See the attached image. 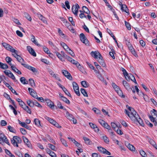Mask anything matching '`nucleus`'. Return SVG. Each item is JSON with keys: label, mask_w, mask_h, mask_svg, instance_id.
<instances>
[{"label": "nucleus", "mask_w": 157, "mask_h": 157, "mask_svg": "<svg viewBox=\"0 0 157 157\" xmlns=\"http://www.w3.org/2000/svg\"><path fill=\"white\" fill-rule=\"evenodd\" d=\"M125 111L127 115L131 118V120L135 122H136V121L139 116L137 113L135 115L130 114L129 112L128 111L127 109H125Z\"/></svg>", "instance_id": "nucleus-1"}, {"label": "nucleus", "mask_w": 157, "mask_h": 157, "mask_svg": "<svg viewBox=\"0 0 157 157\" xmlns=\"http://www.w3.org/2000/svg\"><path fill=\"white\" fill-rule=\"evenodd\" d=\"M79 37L81 41L86 45L89 46V42L85 35L83 33L80 34Z\"/></svg>", "instance_id": "nucleus-2"}, {"label": "nucleus", "mask_w": 157, "mask_h": 157, "mask_svg": "<svg viewBox=\"0 0 157 157\" xmlns=\"http://www.w3.org/2000/svg\"><path fill=\"white\" fill-rule=\"evenodd\" d=\"M2 45L5 48L10 51L12 52H16V50L14 49L12 46L6 43H2Z\"/></svg>", "instance_id": "nucleus-3"}, {"label": "nucleus", "mask_w": 157, "mask_h": 157, "mask_svg": "<svg viewBox=\"0 0 157 157\" xmlns=\"http://www.w3.org/2000/svg\"><path fill=\"white\" fill-rule=\"evenodd\" d=\"M91 55L95 59L102 58V56L97 51H92L91 53Z\"/></svg>", "instance_id": "nucleus-4"}, {"label": "nucleus", "mask_w": 157, "mask_h": 157, "mask_svg": "<svg viewBox=\"0 0 157 157\" xmlns=\"http://www.w3.org/2000/svg\"><path fill=\"white\" fill-rule=\"evenodd\" d=\"M13 53H14V54H12V55L14 56L19 62L21 63H23L22 62H24V60L20 56L18 55V51L16 50V52H13Z\"/></svg>", "instance_id": "nucleus-5"}, {"label": "nucleus", "mask_w": 157, "mask_h": 157, "mask_svg": "<svg viewBox=\"0 0 157 157\" xmlns=\"http://www.w3.org/2000/svg\"><path fill=\"white\" fill-rule=\"evenodd\" d=\"M79 6L78 4H77L75 6L73 5L72 7V11L73 13L75 15H77L78 12V9Z\"/></svg>", "instance_id": "nucleus-6"}, {"label": "nucleus", "mask_w": 157, "mask_h": 157, "mask_svg": "<svg viewBox=\"0 0 157 157\" xmlns=\"http://www.w3.org/2000/svg\"><path fill=\"white\" fill-rule=\"evenodd\" d=\"M62 72L64 76L68 79L71 80H72V78L70 74L68 71L65 70H63Z\"/></svg>", "instance_id": "nucleus-7"}, {"label": "nucleus", "mask_w": 157, "mask_h": 157, "mask_svg": "<svg viewBox=\"0 0 157 157\" xmlns=\"http://www.w3.org/2000/svg\"><path fill=\"white\" fill-rule=\"evenodd\" d=\"M45 101L46 102L47 105L52 109H54V105L53 103L49 99H45Z\"/></svg>", "instance_id": "nucleus-8"}, {"label": "nucleus", "mask_w": 157, "mask_h": 157, "mask_svg": "<svg viewBox=\"0 0 157 157\" xmlns=\"http://www.w3.org/2000/svg\"><path fill=\"white\" fill-rule=\"evenodd\" d=\"M122 83L125 88L129 91H131L132 88L130 86L128 83L126 81H123Z\"/></svg>", "instance_id": "nucleus-9"}, {"label": "nucleus", "mask_w": 157, "mask_h": 157, "mask_svg": "<svg viewBox=\"0 0 157 157\" xmlns=\"http://www.w3.org/2000/svg\"><path fill=\"white\" fill-rule=\"evenodd\" d=\"M27 49L31 55L34 56H36V54L34 50L30 46H27Z\"/></svg>", "instance_id": "nucleus-10"}, {"label": "nucleus", "mask_w": 157, "mask_h": 157, "mask_svg": "<svg viewBox=\"0 0 157 157\" xmlns=\"http://www.w3.org/2000/svg\"><path fill=\"white\" fill-rule=\"evenodd\" d=\"M121 70L123 72V73L125 76L126 79L127 81H129V78L128 76H129L128 74V73L127 72L126 70L124 69L123 68H121Z\"/></svg>", "instance_id": "nucleus-11"}, {"label": "nucleus", "mask_w": 157, "mask_h": 157, "mask_svg": "<svg viewBox=\"0 0 157 157\" xmlns=\"http://www.w3.org/2000/svg\"><path fill=\"white\" fill-rule=\"evenodd\" d=\"M148 116L151 121L154 123V125L156 126V125H157V119H156V118L151 116V115L149 114L148 115Z\"/></svg>", "instance_id": "nucleus-12"}, {"label": "nucleus", "mask_w": 157, "mask_h": 157, "mask_svg": "<svg viewBox=\"0 0 157 157\" xmlns=\"http://www.w3.org/2000/svg\"><path fill=\"white\" fill-rule=\"evenodd\" d=\"M23 139L24 143L28 147H30L31 146V143L29 141L28 139L25 137L23 136Z\"/></svg>", "instance_id": "nucleus-13"}, {"label": "nucleus", "mask_w": 157, "mask_h": 157, "mask_svg": "<svg viewBox=\"0 0 157 157\" xmlns=\"http://www.w3.org/2000/svg\"><path fill=\"white\" fill-rule=\"evenodd\" d=\"M31 36L32 38L31 39V40L38 46H41L40 44H38L37 42L36 41L35 36L33 34L31 35Z\"/></svg>", "instance_id": "nucleus-14"}, {"label": "nucleus", "mask_w": 157, "mask_h": 157, "mask_svg": "<svg viewBox=\"0 0 157 157\" xmlns=\"http://www.w3.org/2000/svg\"><path fill=\"white\" fill-rule=\"evenodd\" d=\"M66 117L67 119L70 120H72L73 119L74 117L72 115L69 113L68 111H67L66 113Z\"/></svg>", "instance_id": "nucleus-15"}, {"label": "nucleus", "mask_w": 157, "mask_h": 157, "mask_svg": "<svg viewBox=\"0 0 157 157\" xmlns=\"http://www.w3.org/2000/svg\"><path fill=\"white\" fill-rule=\"evenodd\" d=\"M11 69L12 70L17 73L18 74L21 75V71L17 68L15 66H11Z\"/></svg>", "instance_id": "nucleus-16"}, {"label": "nucleus", "mask_w": 157, "mask_h": 157, "mask_svg": "<svg viewBox=\"0 0 157 157\" xmlns=\"http://www.w3.org/2000/svg\"><path fill=\"white\" fill-rule=\"evenodd\" d=\"M121 10L129 14V13L128 11V9L125 5H123V6L121 7Z\"/></svg>", "instance_id": "nucleus-17"}, {"label": "nucleus", "mask_w": 157, "mask_h": 157, "mask_svg": "<svg viewBox=\"0 0 157 157\" xmlns=\"http://www.w3.org/2000/svg\"><path fill=\"white\" fill-rule=\"evenodd\" d=\"M0 67L2 69H7L8 67L6 64H4L0 62Z\"/></svg>", "instance_id": "nucleus-18"}, {"label": "nucleus", "mask_w": 157, "mask_h": 157, "mask_svg": "<svg viewBox=\"0 0 157 157\" xmlns=\"http://www.w3.org/2000/svg\"><path fill=\"white\" fill-rule=\"evenodd\" d=\"M82 10L84 12V13H86L89 14L90 13V11L88 9V8L85 6H83L82 7Z\"/></svg>", "instance_id": "nucleus-19"}, {"label": "nucleus", "mask_w": 157, "mask_h": 157, "mask_svg": "<svg viewBox=\"0 0 157 157\" xmlns=\"http://www.w3.org/2000/svg\"><path fill=\"white\" fill-rule=\"evenodd\" d=\"M2 140H1V142L2 141L3 143H4V142L8 145H10V143L9 142L8 140L7 139L6 136L5 137H4L3 138H2ZM1 143H2V142Z\"/></svg>", "instance_id": "nucleus-20"}, {"label": "nucleus", "mask_w": 157, "mask_h": 157, "mask_svg": "<svg viewBox=\"0 0 157 157\" xmlns=\"http://www.w3.org/2000/svg\"><path fill=\"white\" fill-rule=\"evenodd\" d=\"M20 81L21 82L24 84H27L28 82L26 80L24 77H21L20 78Z\"/></svg>", "instance_id": "nucleus-21"}, {"label": "nucleus", "mask_w": 157, "mask_h": 157, "mask_svg": "<svg viewBox=\"0 0 157 157\" xmlns=\"http://www.w3.org/2000/svg\"><path fill=\"white\" fill-rule=\"evenodd\" d=\"M82 86L85 88L89 86L88 83L85 81H83L81 82Z\"/></svg>", "instance_id": "nucleus-22"}, {"label": "nucleus", "mask_w": 157, "mask_h": 157, "mask_svg": "<svg viewBox=\"0 0 157 157\" xmlns=\"http://www.w3.org/2000/svg\"><path fill=\"white\" fill-rule=\"evenodd\" d=\"M11 141L12 144L14 146H16L17 147H18V144H17L15 138L13 137V138L11 139Z\"/></svg>", "instance_id": "nucleus-23"}, {"label": "nucleus", "mask_w": 157, "mask_h": 157, "mask_svg": "<svg viewBox=\"0 0 157 157\" xmlns=\"http://www.w3.org/2000/svg\"><path fill=\"white\" fill-rule=\"evenodd\" d=\"M7 87L13 93L17 95H18V94L16 92V91L10 85V84L9 85V86H8Z\"/></svg>", "instance_id": "nucleus-24"}, {"label": "nucleus", "mask_w": 157, "mask_h": 157, "mask_svg": "<svg viewBox=\"0 0 157 157\" xmlns=\"http://www.w3.org/2000/svg\"><path fill=\"white\" fill-rule=\"evenodd\" d=\"M13 138L16 140V141L17 144L18 143H21V139L20 137L17 136H13Z\"/></svg>", "instance_id": "nucleus-25"}, {"label": "nucleus", "mask_w": 157, "mask_h": 157, "mask_svg": "<svg viewBox=\"0 0 157 157\" xmlns=\"http://www.w3.org/2000/svg\"><path fill=\"white\" fill-rule=\"evenodd\" d=\"M98 60L99 63L103 67H104L105 66V63L104 62V61L103 60V58L98 59Z\"/></svg>", "instance_id": "nucleus-26"}, {"label": "nucleus", "mask_w": 157, "mask_h": 157, "mask_svg": "<svg viewBox=\"0 0 157 157\" xmlns=\"http://www.w3.org/2000/svg\"><path fill=\"white\" fill-rule=\"evenodd\" d=\"M138 122L142 126H144V123L143 122L142 120L139 117L138 118L137 121H136V122Z\"/></svg>", "instance_id": "nucleus-27"}, {"label": "nucleus", "mask_w": 157, "mask_h": 157, "mask_svg": "<svg viewBox=\"0 0 157 157\" xmlns=\"http://www.w3.org/2000/svg\"><path fill=\"white\" fill-rule=\"evenodd\" d=\"M57 106L60 109H63L65 110H66V108H64V107L62 105L61 103L59 101H57Z\"/></svg>", "instance_id": "nucleus-28"}, {"label": "nucleus", "mask_w": 157, "mask_h": 157, "mask_svg": "<svg viewBox=\"0 0 157 157\" xmlns=\"http://www.w3.org/2000/svg\"><path fill=\"white\" fill-rule=\"evenodd\" d=\"M83 139L86 144H91V142L88 138L86 137H83Z\"/></svg>", "instance_id": "nucleus-29"}, {"label": "nucleus", "mask_w": 157, "mask_h": 157, "mask_svg": "<svg viewBox=\"0 0 157 157\" xmlns=\"http://www.w3.org/2000/svg\"><path fill=\"white\" fill-rule=\"evenodd\" d=\"M129 79H130L131 80L134 82L136 84H137V82L136 81V79L135 78V77L132 74H131V76H128Z\"/></svg>", "instance_id": "nucleus-30"}, {"label": "nucleus", "mask_w": 157, "mask_h": 157, "mask_svg": "<svg viewBox=\"0 0 157 157\" xmlns=\"http://www.w3.org/2000/svg\"><path fill=\"white\" fill-rule=\"evenodd\" d=\"M80 91L81 93L84 96L86 97L88 96L87 94L84 89L83 88H81L80 89Z\"/></svg>", "instance_id": "nucleus-31"}, {"label": "nucleus", "mask_w": 157, "mask_h": 157, "mask_svg": "<svg viewBox=\"0 0 157 157\" xmlns=\"http://www.w3.org/2000/svg\"><path fill=\"white\" fill-rule=\"evenodd\" d=\"M97 77L101 81L106 82L105 80L104 79L103 77L99 73H98V74L97 75Z\"/></svg>", "instance_id": "nucleus-32"}, {"label": "nucleus", "mask_w": 157, "mask_h": 157, "mask_svg": "<svg viewBox=\"0 0 157 157\" xmlns=\"http://www.w3.org/2000/svg\"><path fill=\"white\" fill-rule=\"evenodd\" d=\"M73 86V89L74 90H77L79 89V87L78 86V84H77V83L75 82H73L72 83Z\"/></svg>", "instance_id": "nucleus-33"}, {"label": "nucleus", "mask_w": 157, "mask_h": 157, "mask_svg": "<svg viewBox=\"0 0 157 157\" xmlns=\"http://www.w3.org/2000/svg\"><path fill=\"white\" fill-rule=\"evenodd\" d=\"M25 17L29 21L32 20L31 17L30 15L27 13H24Z\"/></svg>", "instance_id": "nucleus-34"}, {"label": "nucleus", "mask_w": 157, "mask_h": 157, "mask_svg": "<svg viewBox=\"0 0 157 157\" xmlns=\"http://www.w3.org/2000/svg\"><path fill=\"white\" fill-rule=\"evenodd\" d=\"M43 48L44 52L46 53H47V54H51L52 55H53L52 54H51L50 53V52L49 51V50H48V48H47V47H46L45 46H44L43 47Z\"/></svg>", "instance_id": "nucleus-35"}, {"label": "nucleus", "mask_w": 157, "mask_h": 157, "mask_svg": "<svg viewBox=\"0 0 157 157\" xmlns=\"http://www.w3.org/2000/svg\"><path fill=\"white\" fill-rule=\"evenodd\" d=\"M21 65L22 66H23L25 68H27L30 71L31 70L32 67L28 64H24L23 63H21Z\"/></svg>", "instance_id": "nucleus-36"}, {"label": "nucleus", "mask_w": 157, "mask_h": 157, "mask_svg": "<svg viewBox=\"0 0 157 157\" xmlns=\"http://www.w3.org/2000/svg\"><path fill=\"white\" fill-rule=\"evenodd\" d=\"M127 147L129 150L132 151H134L135 150V148L133 146L129 144L128 145Z\"/></svg>", "instance_id": "nucleus-37"}, {"label": "nucleus", "mask_w": 157, "mask_h": 157, "mask_svg": "<svg viewBox=\"0 0 157 157\" xmlns=\"http://www.w3.org/2000/svg\"><path fill=\"white\" fill-rule=\"evenodd\" d=\"M34 122L35 124L37 126H40V121L37 119H35L34 120Z\"/></svg>", "instance_id": "nucleus-38"}, {"label": "nucleus", "mask_w": 157, "mask_h": 157, "mask_svg": "<svg viewBox=\"0 0 157 157\" xmlns=\"http://www.w3.org/2000/svg\"><path fill=\"white\" fill-rule=\"evenodd\" d=\"M8 129L9 131L11 132L15 133L16 132V130L14 128L10 126H8Z\"/></svg>", "instance_id": "nucleus-39"}, {"label": "nucleus", "mask_w": 157, "mask_h": 157, "mask_svg": "<svg viewBox=\"0 0 157 157\" xmlns=\"http://www.w3.org/2000/svg\"><path fill=\"white\" fill-rule=\"evenodd\" d=\"M112 86L115 90V91H118V90L120 89L119 87L117 86L114 83H112Z\"/></svg>", "instance_id": "nucleus-40"}, {"label": "nucleus", "mask_w": 157, "mask_h": 157, "mask_svg": "<svg viewBox=\"0 0 157 157\" xmlns=\"http://www.w3.org/2000/svg\"><path fill=\"white\" fill-rule=\"evenodd\" d=\"M29 81L30 85L32 87H34L35 86V82L34 80L32 79L29 78Z\"/></svg>", "instance_id": "nucleus-41"}, {"label": "nucleus", "mask_w": 157, "mask_h": 157, "mask_svg": "<svg viewBox=\"0 0 157 157\" xmlns=\"http://www.w3.org/2000/svg\"><path fill=\"white\" fill-rule=\"evenodd\" d=\"M130 50L131 51L132 53L136 57H138V56L134 48H132Z\"/></svg>", "instance_id": "nucleus-42"}, {"label": "nucleus", "mask_w": 157, "mask_h": 157, "mask_svg": "<svg viewBox=\"0 0 157 157\" xmlns=\"http://www.w3.org/2000/svg\"><path fill=\"white\" fill-rule=\"evenodd\" d=\"M23 109L28 113L29 114H31V109L28 106L26 105L25 108H23Z\"/></svg>", "instance_id": "nucleus-43"}, {"label": "nucleus", "mask_w": 157, "mask_h": 157, "mask_svg": "<svg viewBox=\"0 0 157 157\" xmlns=\"http://www.w3.org/2000/svg\"><path fill=\"white\" fill-rule=\"evenodd\" d=\"M48 147L50 148L52 150L55 151L56 150V149L55 147V146L51 144H48Z\"/></svg>", "instance_id": "nucleus-44"}, {"label": "nucleus", "mask_w": 157, "mask_h": 157, "mask_svg": "<svg viewBox=\"0 0 157 157\" xmlns=\"http://www.w3.org/2000/svg\"><path fill=\"white\" fill-rule=\"evenodd\" d=\"M58 32L60 36L64 38L65 37V35L63 33L62 31H61L59 28L58 29Z\"/></svg>", "instance_id": "nucleus-45"}, {"label": "nucleus", "mask_w": 157, "mask_h": 157, "mask_svg": "<svg viewBox=\"0 0 157 157\" xmlns=\"http://www.w3.org/2000/svg\"><path fill=\"white\" fill-rule=\"evenodd\" d=\"M125 25L128 30H130L131 29V27L130 24L129 23L127 22V21H125Z\"/></svg>", "instance_id": "nucleus-46"}, {"label": "nucleus", "mask_w": 157, "mask_h": 157, "mask_svg": "<svg viewBox=\"0 0 157 157\" xmlns=\"http://www.w3.org/2000/svg\"><path fill=\"white\" fill-rule=\"evenodd\" d=\"M56 55L58 58L62 61H64V60L62 59V55L59 54L58 52H56Z\"/></svg>", "instance_id": "nucleus-47"}, {"label": "nucleus", "mask_w": 157, "mask_h": 157, "mask_svg": "<svg viewBox=\"0 0 157 157\" xmlns=\"http://www.w3.org/2000/svg\"><path fill=\"white\" fill-rule=\"evenodd\" d=\"M9 77L14 80V81L16 82L17 81V80H16L15 77L12 72L10 73Z\"/></svg>", "instance_id": "nucleus-48"}, {"label": "nucleus", "mask_w": 157, "mask_h": 157, "mask_svg": "<svg viewBox=\"0 0 157 157\" xmlns=\"http://www.w3.org/2000/svg\"><path fill=\"white\" fill-rule=\"evenodd\" d=\"M147 138L148 140L149 141V142L151 145H154V144H155V141H154V140H153L152 139H151L149 137H147Z\"/></svg>", "instance_id": "nucleus-49"}, {"label": "nucleus", "mask_w": 157, "mask_h": 157, "mask_svg": "<svg viewBox=\"0 0 157 157\" xmlns=\"http://www.w3.org/2000/svg\"><path fill=\"white\" fill-rule=\"evenodd\" d=\"M116 92L120 96H121L122 97H124V96L123 95V92L122 90H120V89H119V90H118V91H117Z\"/></svg>", "instance_id": "nucleus-50"}, {"label": "nucleus", "mask_w": 157, "mask_h": 157, "mask_svg": "<svg viewBox=\"0 0 157 157\" xmlns=\"http://www.w3.org/2000/svg\"><path fill=\"white\" fill-rule=\"evenodd\" d=\"M112 52H109V54L110 56L113 58V59H115V57L114 55V50L113 49H111Z\"/></svg>", "instance_id": "nucleus-51"}, {"label": "nucleus", "mask_w": 157, "mask_h": 157, "mask_svg": "<svg viewBox=\"0 0 157 157\" xmlns=\"http://www.w3.org/2000/svg\"><path fill=\"white\" fill-rule=\"evenodd\" d=\"M102 139L104 140V142L107 144L109 143V140L107 137L105 136H102Z\"/></svg>", "instance_id": "nucleus-52"}, {"label": "nucleus", "mask_w": 157, "mask_h": 157, "mask_svg": "<svg viewBox=\"0 0 157 157\" xmlns=\"http://www.w3.org/2000/svg\"><path fill=\"white\" fill-rule=\"evenodd\" d=\"M98 150L100 152L104 153L105 151V149L101 147H97Z\"/></svg>", "instance_id": "nucleus-53"}, {"label": "nucleus", "mask_w": 157, "mask_h": 157, "mask_svg": "<svg viewBox=\"0 0 157 157\" xmlns=\"http://www.w3.org/2000/svg\"><path fill=\"white\" fill-rule=\"evenodd\" d=\"M61 99L67 104H69L70 103V101L67 98L64 97H62Z\"/></svg>", "instance_id": "nucleus-54"}, {"label": "nucleus", "mask_w": 157, "mask_h": 157, "mask_svg": "<svg viewBox=\"0 0 157 157\" xmlns=\"http://www.w3.org/2000/svg\"><path fill=\"white\" fill-rule=\"evenodd\" d=\"M140 153L142 157H146L147 156V155L145 152L143 150L140 151Z\"/></svg>", "instance_id": "nucleus-55"}, {"label": "nucleus", "mask_w": 157, "mask_h": 157, "mask_svg": "<svg viewBox=\"0 0 157 157\" xmlns=\"http://www.w3.org/2000/svg\"><path fill=\"white\" fill-rule=\"evenodd\" d=\"M111 126L114 131L117 129V127H118L117 125L114 122L111 123Z\"/></svg>", "instance_id": "nucleus-56"}, {"label": "nucleus", "mask_w": 157, "mask_h": 157, "mask_svg": "<svg viewBox=\"0 0 157 157\" xmlns=\"http://www.w3.org/2000/svg\"><path fill=\"white\" fill-rule=\"evenodd\" d=\"M118 134L122 135L123 134V132L121 130L119 129V127H117V129L115 130Z\"/></svg>", "instance_id": "nucleus-57"}, {"label": "nucleus", "mask_w": 157, "mask_h": 157, "mask_svg": "<svg viewBox=\"0 0 157 157\" xmlns=\"http://www.w3.org/2000/svg\"><path fill=\"white\" fill-rule=\"evenodd\" d=\"M38 17L40 19L43 21L44 22V21H45V18L41 14H38Z\"/></svg>", "instance_id": "nucleus-58"}, {"label": "nucleus", "mask_w": 157, "mask_h": 157, "mask_svg": "<svg viewBox=\"0 0 157 157\" xmlns=\"http://www.w3.org/2000/svg\"><path fill=\"white\" fill-rule=\"evenodd\" d=\"M44 117L46 120L49 121L51 123H52V122L54 120L47 116H45Z\"/></svg>", "instance_id": "nucleus-59"}, {"label": "nucleus", "mask_w": 157, "mask_h": 157, "mask_svg": "<svg viewBox=\"0 0 157 157\" xmlns=\"http://www.w3.org/2000/svg\"><path fill=\"white\" fill-rule=\"evenodd\" d=\"M19 105H20V106L23 109V108H25V106H26V105L25 104V103L22 101H21L19 103Z\"/></svg>", "instance_id": "nucleus-60"}, {"label": "nucleus", "mask_w": 157, "mask_h": 157, "mask_svg": "<svg viewBox=\"0 0 157 157\" xmlns=\"http://www.w3.org/2000/svg\"><path fill=\"white\" fill-rule=\"evenodd\" d=\"M93 110L94 111V112L96 113V114H101V111L99 109H96V108H94L93 109Z\"/></svg>", "instance_id": "nucleus-61"}, {"label": "nucleus", "mask_w": 157, "mask_h": 157, "mask_svg": "<svg viewBox=\"0 0 157 157\" xmlns=\"http://www.w3.org/2000/svg\"><path fill=\"white\" fill-rule=\"evenodd\" d=\"M130 112H129L130 114H132L133 115H135L137 113L136 111L134 110L133 108H132V109L130 110Z\"/></svg>", "instance_id": "nucleus-62"}, {"label": "nucleus", "mask_w": 157, "mask_h": 157, "mask_svg": "<svg viewBox=\"0 0 157 157\" xmlns=\"http://www.w3.org/2000/svg\"><path fill=\"white\" fill-rule=\"evenodd\" d=\"M71 63L75 65H76V66L80 65V64L78 63V62L75 60H74L73 59L71 61Z\"/></svg>", "instance_id": "nucleus-63"}, {"label": "nucleus", "mask_w": 157, "mask_h": 157, "mask_svg": "<svg viewBox=\"0 0 157 157\" xmlns=\"http://www.w3.org/2000/svg\"><path fill=\"white\" fill-rule=\"evenodd\" d=\"M20 130L21 133L23 135H25L27 133L25 130L23 128H21Z\"/></svg>", "instance_id": "nucleus-64"}]
</instances>
